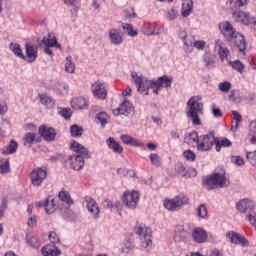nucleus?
Instances as JSON below:
<instances>
[{"instance_id": "60", "label": "nucleus", "mask_w": 256, "mask_h": 256, "mask_svg": "<svg viewBox=\"0 0 256 256\" xmlns=\"http://www.w3.org/2000/svg\"><path fill=\"white\" fill-rule=\"evenodd\" d=\"M194 47H196L198 51H203L205 49V41H194Z\"/></svg>"}, {"instance_id": "50", "label": "nucleus", "mask_w": 256, "mask_h": 256, "mask_svg": "<svg viewBox=\"0 0 256 256\" xmlns=\"http://www.w3.org/2000/svg\"><path fill=\"white\" fill-rule=\"evenodd\" d=\"M231 82H222L219 84V90L222 91V93H229L231 91Z\"/></svg>"}, {"instance_id": "9", "label": "nucleus", "mask_w": 256, "mask_h": 256, "mask_svg": "<svg viewBox=\"0 0 256 256\" xmlns=\"http://www.w3.org/2000/svg\"><path fill=\"white\" fill-rule=\"evenodd\" d=\"M232 17L236 23H242V25H253L255 19L249 13L237 10H234Z\"/></svg>"}, {"instance_id": "36", "label": "nucleus", "mask_w": 256, "mask_h": 256, "mask_svg": "<svg viewBox=\"0 0 256 256\" xmlns=\"http://www.w3.org/2000/svg\"><path fill=\"white\" fill-rule=\"evenodd\" d=\"M233 143L231 140L227 138H223L219 140V138H216L215 146H216V151H221V147H231Z\"/></svg>"}, {"instance_id": "16", "label": "nucleus", "mask_w": 256, "mask_h": 256, "mask_svg": "<svg viewBox=\"0 0 256 256\" xmlns=\"http://www.w3.org/2000/svg\"><path fill=\"white\" fill-rule=\"evenodd\" d=\"M92 93L98 99H107V87L100 81H97L92 85Z\"/></svg>"}, {"instance_id": "39", "label": "nucleus", "mask_w": 256, "mask_h": 256, "mask_svg": "<svg viewBox=\"0 0 256 256\" xmlns=\"http://www.w3.org/2000/svg\"><path fill=\"white\" fill-rule=\"evenodd\" d=\"M10 49L17 57H20V59H25V54H23V50H21V46L19 44L11 43Z\"/></svg>"}, {"instance_id": "59", "label": "nucleus", "mask_w": 256, "mask_h": 256, "mask_svg": "<svg viewBox=\"0 0 256 256\" xmlns=\"http://www.w3.org/2000/svg\"><path fill=\"white\" fill-rule=\"evenodd\" d=\"M239 94V91L238 90H232L228 96V99L230 101H233V103H237V96Z\"/></svg>"}, {"instance_id": "62", "label": "nucleus", "mask_w": 256, "mask_h": 256, "mask_svg": "<svg viewBox=\"0 0 256 256\" xmlns=\"http://www.w3.org/2000/svg\"><path fill=\"white\" fill-rule=\"evenodd\" d=\"M62 117H64V119H71V109L70 108H65L62 110Z\"/></svg>"}, {"instance_id": "41", "label": "nucleus", "mask_w": 256, "mask_h": 256, "mask_svg": "<svg viewBox=\"0 0 256 256\" xmlns=\"http://www.w3.org/2000/svg\"><path fill=\"white\" fill-rule=\"evenodd\" d=\"M65 71L67 73H75V63L71 56L66 57Z\"/></svg>"}, {"instance_id": "54", "label": "nucleus", "mask_w": 256, "mask_h": 256, "mask_svg": "<svg viewBox=\"0 0 256 256\" xmlns=\"http://www.w3.org/2000/svg\"><path fill=\"white\" fill-rule=\"evenodd\" d=\"M231 161L234 165H238V167L245 165V160H243V157L241 156H232Z\"/></svg>"}, {"instance_id": "38", "label": "nucleus", "mask_w": 256, "mask_h": 256, "mask_svg": "<svg viewBox=\"0 0 256 256\" xmlns=\"http://www.w3.org/2000/svg\"><path fill=\"white\" fill-rule=\"evenodd\" d=\"M58 197L63 203H67V205H73V199H71L69 192L61 191L59 192Z\"/></svg>"}, {"instance_id": "10", "label": "nucleus", "mask_w": 256, "mask_h": 256, "mask_svg": "<svg viewBox=\"0 0 256 256\" xmlns=\"http://www.w3.org/2000/svg\"><path fill=\"white\" fill-rule=\"evenodd\" d=\"M226 237L229 239L230 243L234 245H240L241 247H249V240L245 236L235 232L230 231L226 234Z\"/></svg>"}, {"instance_id": "21", "label": "nucleus", "mask_w": 256, "mask_h": 256, "mask_svg": "<svg viewBox=\"0 0 256 256\" xmlns=\"http://www.w3.org/2000/svg\"><path fill=\"white\" fill-rule=\"evenodd\" d=\"M215 49L221 61H225V59H227V57L230 55L229 49H227V46L221 40H216Z\"/></svg>"}, {"instance_id": "11", "label": "nucleus", "mask_w": 256, "mask_h": 256, "mask_svg": "<svg viewBox=\"0 0 256 256\" xmlns=\"http://www.w3.org/2000/svg\"><path fill=\"white\" fill-rule=\"evenodd\" d=\"M113 115L119 117V115H124L125 117H129L131 113H133V104L129 102V100H124L118 108L112 111Z\"/></svg>"}, {"instance_id": "34", "label": "nucleus", "mask_w": 256, "mask_h": 256, "mask_svg": "<svg viewBox=\"0 0 256 256\" xmlns=\"http://www.w3.org/2000/svg\"><path fill=\"white\" fill-rule=\"evenodd\" d=\"M184 141L188 144V145H192V143H199V134L197 133V131H193L190 132L188 134H186V136L184 137Z\"/></svg>"}, {"instance_id": "25", "label": "nucleus", "mask_w": 256, "mask_h": 256, "mask_svg": "<svg viewBox=\"0 0 256 256\" xmlns=\"http://www.w3.org/2000/svg\"><path fill=\"white\" fill-rule=\"evenodd\" d=\"M43 45L45 47H57V49H61V44L57 42V38L53 34H48L42 39Z\"/></svg>"}, {"instance_id": "23", "label": "nucleus", "mask_w": 256, "mask_h": 256, "mask_svg": "<svg viewBox=\"0 0 256 256\" xmlns=\"http://www.w3.org/2000/svg\"><path fill=\"white\" fill-rule=\"evenodd\" d=\"M189 237V233L183 226H176L174 232V241L176 243H181V241H185Z\"/></svg>"}, {"instance_id": "64", "label": "nucleus", "mask_w": 256, "mask_h": 256, "mask_svg": "<svg viewBox=\"0 0 256 256\" xmlns=\"http://www.w3.org/2000/svg\"><path fill=\"white\" fill-rule=\"evenodd\" d=\"M103 207L104 209H113V202L109 200H104Z\"/></svg>"}, {"instance_id": "5", "label": "nucleus", "mask_w": 256, "mask_h": 256, "mask_svg": "<svg viewBox=\"0 0 256 256\" xmlns=\"http://www.w3.org/2000/svg\"><path fill=\"white\" fill-rule=\"evenodd\" d=\"M189 203V197L185 196V194H180L176 196L172 200H166L164 202L165 209L168 211H177L183 207V205H187Z\"/></svg>"}, {"instance_id": "8", "label": "nucleus", "mask_w": 256, "mask_h": 256, "mask_svg": "<svg viewBox=\"0 0 256 256\" xmlns=\"http://www.w3.org/2000/svg\"><path fill=\"white\" fill-rule=\"evenodd\" d=\"M122 201L128 209H135L137 207V203H139V192L126 191L122 197Z\"/></svg>"}, {"instance_id": "18", "label": "nucleus", "mask_w": 256, "mask_h": 256, "mask_svg": "<svg viewBox=\"0 0 256 256\" xmlns=\"http://www.w3.org/2000/svg\"><path fill=\"white\" fill-rule=\"evenodd\" d=\"M84 203L89 213L93 215L94 219H97V217H99V213H101V211L99 210V206L97 205V202L94 199H92L90 196H86L84 198Z\"/></svg>"}, {"instance_id": "12", "label": "nucleus", "mask_w": 256, "mask_h": 256, "mask_svg": "<svg viewBox=\"0 0 256 256\" xmlns=\"http://www.w3.org/2000/svg\"><path fill=\"white\" fill-rule=\"evenodd\" d=\"M219 29L222 35L225 37L226 40L231 41L233 40L234 35L237 33L231 22L224 21L219 23Z\"/></svg>"}, {"instance_id": "28", "label": "nucleus", "mask_w": 256, "mask_h": 256, "mask_svg": "<svg viewBox=\"0 0 256 256\" xmlns=\"http://www.w3.org/2000/svg\"><path fill=\"white\" fill-rule=\"evenodd\" d=\"M71 107H73V109H88L89 105L85 98L78 97L71 100Z\"/></svg>"}, {"instance_id": "63", "label": "nucleus", "mask_w": 256, "mask_h": 256, "mask_svg": "<svg viewBox=\"0 0 256 256\" xmlns=\"http://www.w3.org/2000/svg\"><path fill=\"white\" fill-rule=\"evenodd\" d=\"M28 227H37V219L35 218V216H31L29 219H28Z\"/></svg>"}, {"instance_id": "3", "label": "nucleus", "mask_w": 256, "mask_h": 256, "mask_svg": "<svg viewBox=\"0 0 256 256\" xmlns=\"http://www.w3.org/2000/svg\"><path fill=\"white\" fill-rule=\"evenodd\" d=\"M201 96H192L187 102L186 117L192 120L193 125H201L200 115H203V102Z\"/></svg>"}, {"instance_id": "6", "label": "nucleus", "mask_w": 256, "mask_h": 256, "mask_svg": "<svg viewBox=\"0 0 256 256\" xmlns=\"http://www.w3.org/2000/svg\"><path fill=\"white\" fill-rule=\"evenodd\" d=\"M216 139L215 132L200 136L197 144L198 151H210V149L213 148V145H215Z\"/></svg>"}, {"instance_id": "61", "label": "nucleus", "mask_w": 256, "mask_h": 256, "mask_svg": "<svg viewBox=\"0 0 256 256\" xmlns=\"http://www.w3.org/2000/svg\"><path fill=\"white\" fill-rule=\"evenodd\" d=\"M212 114L217 118L223 117V112H221V109L215 108L214 106H212Z\"/></svg>"}, {"instance_id": "30", "label": "nucleus", "mask_w": 256, "mask_h": 256, "mask_svg": "<svg viewBox=\"0 0 256 256\" xmlns=\"http://www.w3.org/2000/svg\"><path fill=\"white\" fill-rule=\"evenodd\" d=\"M106 143L109 147V149H112L114 153L121 154L123 153V148L121 147V144L119 142L115 141V138L110 137L109 139L106 140Z\"/></svg>"}, {"instance_id": "14", "label": "nucleus", "mask_w": 256, "mask_h": 256, "mask_svg": "<svg viewBox=\"0 0 256 256\" xmlns=\"http://www.w3.org/2000/svg\"><path fill=\"white\" fill-rule=\"evenodd\" d=\"M236 207L240 213H253V209H255V202L250 199H242L239 203L236 204Z\"/></svg>"}, {"instance_id": "49", "label": "nucleus", "mask_w": 256, "mask_h": 256, "mask_svg": "<svg viewBox=\"0 0 256 256\" xmlns=\"http://www.w3.org/2000/svg\"><path fill=\"white\" fill-rule=\"evenodd\" d=\"M142 33L144 34V35H154L155 34V32L153 31V25H151V24H144L143 26H142Z\"/></svg>"}, {"instance_id": "13", "label": "nucleus", "mask_w": 256, "mask_h": 256, "mask_svg": "<svg viewBox=\"0 0 256 256\" xmlns=\"http://www.w3.org/2000/svg\"><path fill=\"white\" fill-rule=\"evenodd\" d=\"M192 239L194 243H207V239H209V234L203 228L196 227L192 230Z\"/></svg>"}, {"instance_id": "19", "label": "nucleus", "mask_w": 256, "mask_h": 256, "mask_svg": "<svg viewBox=\"0 0 256 256\" xmlns=\"http://www.w3.org/2000/svg\"><path fill=\"white\" fill-rule=\"evenodd\" d=\"M25 49H26V56L24 61H27V63H33L35 59H37L38 55V49L37 47L33 46L30 42L25 43Z\"/></svg>"}, {"instance_id": "57", "label": "nucleus", "mask_w": 256, "mask_h": 256, "mask_svg": "<svg viewBox=\"0 0 256 256\" xmlns=\"http://www.w3.org/2000/svg\"><path fill=\"white\" fill-rule=\"evenodd\" d=\"M232 115L234 116V119L236 121V124H235V129H237L239 127V123H241L242 121V117H241V114H239V112L237 111H232Z\"/></svg>"}, {"instance_id": "20", "label": "nucleus", "mask_w": 256, "mask_h": 256, "mask_svg": "<svg viewBox=\"0 0 256 256\" xmlns=\"http://www.w3.org/2000/svg\"><path fill=\"white\" fill-rule=\"evenodd\" d=\"M39 135L40 137H43L45 141H55V137L57 136V132H55V129L51 127H47L46 125H42L39 128Z\"/></svg>"}, {"instance_id": "1", "label": "nucleus", "mask_w": 256, "mask_h": 256, "mask_svg": "<svg viewBox=\"0 0 256 256\" xmlns=\"http://www.w3.org/2000/svg\"><path fill=\"white\" fill-rule=\"evenodd\" d=\"M132 81L137 87L139 93H144V95H149V89H153L155 95H159L162 87L169 88L173 83V77L164 75L159 77L157 81H149L147 78L143 77L142 74L137 72L132 73Z\"/></svg>"}, {"instance_id": "2", "label": "nucleus", "mask_w": 256, "mask_h": 256, "mask_svg": "<svg viewBox=\"0 0 256 256\" xmlns=\"http://www.w3.org/2000/svg\"><path fill=\"white\" fill-rule=\"evenodd\" d=\"M71 151H74V155L69 157L70 167L74 171H81L85 167V159H91V153L85 146L79 144L77 141H72L70 144Z\"/></svg>"}, {"instance_id": "22", "label": "nucleus", "mask_w": 256, "mask_h": 256, "mask_svg": "<svg viewBox=\"0 0 256 256\" xmlns=\"http://www.w3.org/2000/svg\"><path fill=\"white\" fill-rule=\"evenodd\" d=\"M109 39L112 45H121V43H123V35H121V31L119 29H110Z\"/></svg>"}, {"instance_id": "55", "label": "nucleus", "mask_w": 256, "mask_h": 256, "mask_svg": "<svg viewBox=\"0 0 256 256\" xmlns=\"http://www.w3.org/2000/svg\"><path fill=\"white\" fill-rule=\"evenodd\" d=\"M49 241L53 245H57V243L60 242L59 235H57V233H55V232H50L49 233Z\"/></svg>"}, {"instance_id": "15", "label": "nucleus", "mask_w": 256, "mask_h": 256, "mask_svg": "<svg viewBox=\"0 0 256 256\" xmlns=\"http://www.w3.org/2000/svg\"><path fill=\"white\" fill-rule=\"evenodd\" d=\"M229 43H233L240 53H245V49H247V42L245 41V36L241 33L237 32L234 36H232V40H228Z\"/></svg>"}, {"instance_id": "46", "label": "nucleus", "mask_w": 256, "mask_h": 256, "mask_svg": "<svg viewBox=\"0 0 256 256\" xmlns=\"http://www.w3.org/2000/svg\"><path fill=\"white\" fill-rule=\"evenodd\" d=\"M230 64H231V67H233V69L238 71V73H243V71H245V65H243V63L240 60L230 62Z\"/></svg>"}, {"instance_id": "47", "label": "nucleus", "mask_w": 256, "mask_h": 256, "mask_svg": "<svg viewBox=\"0 0 256 256\" xmlns=\"http://www.w3.org/2000/svg\"><path fill=\"white\" fill-rule=\"evenodd\" d=\"M11 172V166L9 164V160H5L4 163L0 165V173L1 175H7V173Z\"/></svg>"}, {"instance_id": "51", "label": "nucleus", "mask_w": 256, "mask_h": 256, "mask_svg": "<svg viewBox=\"0 0 256 256\" xmlns=\"http://www.w3.org/2000/svg\"><path fill=\"white\" fill-rule=\"evenodd\" d=\"M246 159H248L249 163L256 167V150L253 152L246 153Z\"/></svg>"}, {"instance_id": "4", "label": "nucleus", "mask_w": 256, "mask_h": 256, "mask_svg": "<svg viewBox=\"0 0 256 256\" xmlns=\"http://www.w3.org/2000/svg\"><path fill=\"white\" fill-rule=\"evenodd\" d=\"M203 187L207 189V191L217 189V187L222 189L223 187H229V180L225 175L215 173L203 179Z\"/></svg>"}, {"instance_id": "45", "label": "nucleus", "mask_w": 256, "mask_h": 256, "mask_svg": "<svg viewBox=\"0 0 256 256\" xmlns=\"http://www.w3.org/2000/svg\"><path fill=\"white\" fill-rule=\"evenodd\" d=\"M247 5V0H230L231 9H241Z\"/></svg>"}, {"instance_id": "33", "label": "nucleus", "mask_w": 256, "mask_h": 256, "mask_svg": "<svg viewBox=\"0 0 256 256\" xmlns=\"http://www.w3.org/2000/svg\"><path fill=\"white\" fill-rule=\"evenodd\" d=\"M193 11V1L185 0L182 4V17H189Z\"/></svg>"}, {"instance_id": "40", "label": "nucleus", "mask_w": 256, "mask_h": 256, "mask_svg": "<svg viewBox=\"0 0 256 256\" xmlns=\"http://www.w3.org/2000/svg\"><path fill=\"white\" fill-rule=\"evenodd\" d=\"M1 126L2 128L0 127V135L2 137H5L7 131H11V123L9 122V120L3 119L1 122Z\"/></svg>"}, {"instance_id": "52", "label": "nucleus", "mask_w": 256, "mask_h": 256, "mask_svg": "<svg viewBox=\"0 0 256 256\" xmlns=\"http://www.w3.org/2000/svg\"><path fill=\"white\" fill-rule=\"evenodd\" d=\"M204 63H206V67H211V65H214L215 59L213 58V55L206 53L204 55Z\"/></svg>"}, {"instance_id": "31", "label": "nucleus", "mask_w": 256, "mask_h": 256, "mask_svg": "<svg viewBox=\"0 0 256 256\" xmlns=\"http://www.w3.org/2000/svg\"><path fill=\"white\" fill-rule=\"evenodd\" d=\"M36 139L37 134L35 132H27L23 137L24 147H28V149L31 148Z\"/></svg>"}, {"instance_id": "7", "label": "nucleus", "mask_w": 256, "mask_h": 256, "mask_svg": "<svg viewBox=\"0 0 256 256\" xmlns=\"http://www.w3.org/2000/svg\"><path fill=\"white\" fill-rule=\"evenodd\" d=\"M30 179L32 185L39 187L47 179V169L39 167L34 169L30 174Z\"/></svg>"}, {"instance_id": "48", "label": "nucleus", "mask_w": 256, "mask_h": 256, "mask_svg": "<svg viewBox=\"0 0 256 256\" xmlns=\"http://www.w3.org/2000/svg\"><path fill=\"white\" fill-rule=\"evenodd\" d=\"M150 161L155 167H161V158L157 153L150 154Z\"/></svg>"}, {"instance_id": "32", "label": "nucleus", "mask_w": 256, "mask_h": 256, "mask_svg": "<svg viewBox=\"0 0 256 256\" xmlns=\"http://www.w3.org/2000/svg\"><path fill=\"white\" fill-rule=\"evenodd\" d=\"M19 144L15 140H11L6 148L2 149L4 155H13L17 151Z\"/></svg>"}, {"instance_id": "42", "label": "nucleus", "mask_w": 256, "mask_h": 256, "mask_svg": "<svg viewBox=\"0 0 256 256\" xmlns=\"http://www.w3.org/2000/svg\"><path fill=\"white\" fill-rule=\"evenodd\" d=\"M27 243L28 245H30V247H33L34 249H39V247H41V241L35 236H28Z\"/></svg>"}, {"instance_id": "35", "label": "nucleus", "mask_w": 256, "mask_h": 256, "mask_svg": "<svg viewBox=\"0 0 256 256\" xmlns=\"http://www.w3.org/2000/svg\"><path fill=\"white\" fill-rule=\"evenodd\" d=\"M183 41H184V51H186V53H191L195 45V37L188 36Z\"/></svg>"}, {"instance_id": "26", "label": "nucleus", "mask_w": 256, "mask_h": 256, "mask_svg": "<svg viewBox=\"0 0 256 256\" xmlns=\"http://www.w3.org/2000/svg\"><path fill=\"white\" fill-rule=\"evenodd\" d=\"M120 139L124 145H131V147H143V143L136 140L133 136L123 134L120 136Z\"/></svg>"}, {"instance_id": "53", "label": "nucleus", "mask_w": 256, "mask_h": 256, "mask_svg": "<svg viewBox=\"0 0 256 256\" xmlns=\"http://www.w3.org/2000/svg\"><path fill=\"white\" fill-rule=\"evenodd\" d=\"M197 213L198 217H201V219H205L207 217V207H205V204H201L198 207Z\"/></svg>"}, {"instance_id": "56", "label": "nucleus", "mask_w": 256, "mask_h": 256, "mask_svg": "<svg viewBox=\"0 0 256 256\" xmlns=\"http://www.w3.org/2000/svg\"><path fill=\"white\" fill-rule=\"evenodd\" d=\"M184 157L187 159V161H195L196 155L195 152L186 150L184 151Z\"/></svg>"}, {"instance_id": "27", "label": "nucleus", "mask_w": 256, "mask_h": 256, "mask_svg": "<svg viewBox=\"0 0 256 256\" xmlns=\"http://www.w3.org/2000/svg\"><path fill=\"white\" fill-rule=\"evenodd\" d=\"M44 207L48 215H53L57 211V204H55V199L51 196L44 202Z\"/></svg>"}, {"instance_id": "58", "label": "nucleus", "mask_w": 256, "mask_h": 256, "mask_svg": "<svg viewBox=\"0 0 256 256\" xmlns=\"http://www.w3.org/2000/svg\"><path fill=\"white\" fill-rule=\"evenodd\" d=\"M177 18V10H175V8H171L168 12H167V19H169L170 21H173Z\"/></svg>"}, {"instance_id": "37", "label": "nucleus", "mask_w": 256, "mask_h": 256, "mask_svg": "<svg viewBox=\"0 0 256 256\" xmlns=\"http://www.w3.org/2000/svg\"><path fill=\"white\" fill-rule=\"evenodd\" d=\"M122 29L123 31H125V33H127L129 37H137V35H139V32H137V30H134L133 25L129 23H123Z\"/></svg>"}, {"instance_id": "44", "label": "nucleus", "mask_w": 256, "mask_h": 256, "mask_svg": "<svg viewBox=\"0 0 256 256\" xmlns=\"http://www.w3.org/2000/svg\"><path fill=\"white\" fill-rule=\"evenodd\" d=\"M70 133L72 137H81L83 135V128L74 124L70 127Z\"/></svg>"}, {"instance_id": "24", "label": "nucleus", "mask_w": 256, "mask_h": 256, "mask_svg": "<svg viewBox=\"0 0 256 256\" xmlns=\"http://www.w3.org/2000/svg\"><path fill=\"white\" fill-rule=\"evenodd\" d=\"M43 256H59L61 255V250L55 245L47 244L42 248Z\"/></svg>"}, {"instance_id": "17", "label": "nucleus", "mask_w": 256, "mask_h": 256, "mask_svg": "<svg viewBox=\"0 0 256 256\" xmlns=\"http://www.w3.org/2000/svg\"><path fill=\"white\" fill-rule=\"evenodd\" d=\"M137 234L141 237V239H144L143 245L144 247H149L153 241L151 240L152 232L151 228H147L145 226H139L137 230Z\"/></svg>"}, {"instance_id": "29", "label": "nucleus", "mask_w": 256, "mask_h": 256, "mask_svg": "<svg viewBox=\"0 0 256 256\" xmlns=\"http://www.w3.org/2000/svg\"><path fill=\"white\" fill-rule=\"evenodd\" d=\"M40 103L48 109L55 107V99L51 98V96L47 94H39Z\"/></svg>"}, {"instance_id": "43", "label": "nucleus", "mask_w": 256, "mask_h": 256, "mask_svg": "<svg viewBox=\"0 0 256 256\" xmlns=\"http://www.w3.org/2000/svg\"><path fill=\"white\" fill-rule=\"evenodd\" d=\"M96 117L99 123H101L102 127H105V125L109 123V115L107 114V112H100L97 114Z\"/></svg>"}]
</instances>
